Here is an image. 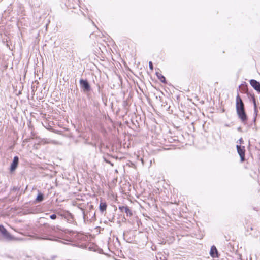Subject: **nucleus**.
Masks as SVG:
<instances>
[{
    "label": "nucleus",
    "mask_w": 260,
    "mask_h": 260,
    "mask_svg": "<svg viewBox=\"0 0 260 260\" xmlns=\"http://www.w3.org/2000/svg\"><path fill=\"white\" fill-rule=\"evenodd\" d=\"M156 75L157 77L159 78V79L161 81V82H165V78L161 74H159V73H156Z\"/></svg>",
    "instance_id": "nucleus-10"
},
{
    "label": "nucleus",
    "mask_w": 260,
    "mask_h": 260,
    "mask_svg": "<svg viewBox=\"0 0 260 260\" xmlns=\"http://www.w3.org/2000/svg\"><path fill=\"white\" fill-rule=\"evenodd\" d=\"M18 157L17 156H15V157H14L13 162L11 166V170L12 171H13L16 169V168L17 167V166L18 165Z\"/></svg>",
    "instance_id": "nucleus-6"
},
{
    "label": "nucleus",
    "mask_w": 260,
    "mask_h": 260,
    "mask_svg": "<svg viewBox=\"0 0 260 260\" xmlns=\"http://www.w3.org/2000/svg\"><path fill=\"white\" fill-rule=\"evenodd\" d=\"M107 208V205L105 203L101 202L100 204V209L101 211L103 212L106 210Z\"/></svg>",
    "instance_id": "nucleus-9"
},
{
    "label": "nucleus",
    "mask_w": 260,
    "mask_h": 260,
    "mask_svg": "<svg viewBox=\"0 0 260 260\" xmlns=\"http://www.w3.org/2000/svg\"><path fill=\"white\" fill-rule=\"evenodd\" d=\"M237 151L240 156L241 161L244 160L245 157V148L244 146L241 147L238 145H237Z\"/></svg>",
    "instance_id": "nucleus-2"
},
{
    "label": "nucleus",
    "mask_w": 260,
    "mask_h": 260,
    "mask_svg": "<svg viewBox=\"0 0 260 260\" xmlns=\"http://www.w3.org/2000/svg\"><path fill=\"white\" fill-rule=\"evenodd\" d=\"M149 68L150 69L152 70H153V65H152V63L151 61H150L149 62Z\"/></svg>",
    "instance_id": "nucleus-13"
},
{
    "label": "nucleus",
    "mask_w": 260,
    "mask_h": 260,
    "mask_svg": "<svg viewBox=\"0 0 260 260\" xmlns=\"http://www.w3.org/2000/svg\"><path fill=\"white\" fill-rule=\"evenodd\" d=\"M250 83L256 90L260 92V83L258 82L255 80H251Z\"/></svg>",
    "instance_id": "nucleus-5"
},
{
    "label": "nucleus",
    "mask_w": 260,
    "mask_h": 260,
    "mask_svg": "<svg viewBox=\"0 0 260 260\" xmlns=\"http://www.w3.org/2000/svg\"><path fill=\"white\" fill-rule=\"evenodd\" d=\"M217 252V251L216 247L215 246H212L210 252L211 256L213 257H216Z\"/></svg>",
    "instance_id": "nucleus-8"
},
{
    "label": "nucleus",
    "mask_w": 260,
    "mask_h": 260,
    "mask_svg": "<svg viewBox=\"0 0 260 260\" xmlns=\"http://www.w3.org/2000/svg\"><path fill=\"white\" fill-rule=\"evenodd\" d=\"M236 111L239 117L242 121H244L247 119V116L244 111L243 103L238 95L236 97Z\"/></svg>",
    "instance_id": "nucleus-1"
},
{
    "label": "nucleus",
    "mask_w": 260,
    "mask_h": 260,
    "mask_svg": "<svg viewBox=\"0 0 260 260\" xmlns=\"http://www.w3.org/2000/svg\"><path fill=\"white\" fill-rule=\"evenodd\" d=\"M253 105H254V111L255 112H257L256 104V102H255V100L254 99H253Z\"/></svg>",
    "instance_id": "nucleus-12"
},
{
    "label": "nucleus",
    "mask_w": 260,
    "mask_h": 260,
    "mask_svg": "<svg viewBox=\"0 0 260 260\" xmlns=\"http://www.w3.org/2000/svg\"><path fill=\"white\" fill-rule=\"evenodd\" d=\"M0 232L2 234L4 237L7 239H12V236L9 234V233L6 231V230L4 228V226L0 225Z\"/></svg>",
    "instance_id": "nucleus-3"
},
{
    "label": "nucleus",
    "mask_w": 260,
    "mask_h": 260,
    "mask_svg": "<svg viewBox=\"0 0 260 260\" xmlns=\"http://www.w3.org/2000/svg\"><path fill=\"white\" fill-rule=\"evenodd\" d=\"M239 141H240V142H241V141H242V139H240L239 140Z\"/></svg>",
    "instance_id": "nucleus-15"
},
{
    "label": "nucleus",
    "mask_w": 260,
    "mask_h": 260,
    "mask_svg": "<svg viewBox=\"0 0 260 260\" xmlns=\"http://www.w3.org/2000/svg\"><path fill=\"white\" fill-rule=\"evenodd\" d=\"M80 83L84 91H87L90 90V86L87 81L80 80Z\"/></svg>",
    "instance_id": "nucleus-4"
},
{
    "label": "nucleus",
    "mask_w": 260,
    "mask_h": 260,
    "mask_svg": "<svg viewBox=\"0 0 260 260\" xmlns=\"http://www.w3.org/2000/svg\"><path fill=\"white\" fill-rule=\"evenodd\" d=\"M56 218V216L55 214H52L50 216V218L52 219H55Z\"/></svg>",
    "instance_id": "nucleus-14"
},
{
    "label": "nucleus",
    "mask_w": 260,
    "mask_h": 260,
    "mask_svg": "<svg viewBox=\"0 0 260 260\" xmlns=\"http://www.w3.org/2000/svg\"><path fill=\"white\" fill-rule=\"evenodd\" d=\"M119 209L122 212H125L127 215L130 214L132 215L131 212V210L127 206H119Z\"/></svg>",
    "instance_id": "nucleus-7"
},
{
    "label": "nucleus",
    "mask_w": 260,
    "mask_h": 260,
    "mask_svg": "<svg viewBox=\"0 0 260 260\" xmlns=\"http://www.w3.org/2000/svg\"><path fill=\"white\" fill-rule=\"evenodd\" d=\"M43 200V196L42 194L40 193L38 195L36 200L38 202H41Z\"/></svg>",
    "instance_id": "nucleus-11"
}]
</instances>
